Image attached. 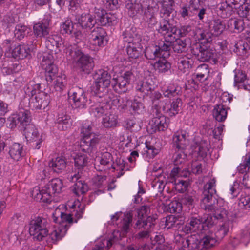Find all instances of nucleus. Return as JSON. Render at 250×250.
Listing matches in <instances>:
<instances>
[{
    "label": "nucleus",
    "mask_w": 250,
    "mask_h": 250,
    "mask_svg": "<svg viewBox=\"0 0 250 250\" xmlns=\"http://www.w3.org/2000/svg\"><path fill=\"white\" fill-rule=\"evenodd\" d=\"M71 208L75 209L71 213L62 212L60 209H56L53 214L54 222L61 224V227L53 231L49 235L53 243L61 240L65 235L68 229L67 224L70 226L73 222L77 223L82 218L85 209V205H82L79 201H77L74 202Z\"/></svg>",
    "instance_id": "nucleus-1"
},
{
    "label": "nucleus",
    "mask_w": 250,
    "mask_h": 250,
    "mask_svg": "<svg viewBox=\"0 0 250 250\" xmlns=\"http://www.w3.org/2000/svg\"><path fill=\"white\" fill-rule=\"evenodd\" d=\"M215 183V179L212 178L204 185L200 203L201 208L208 212H213V216L215 219L227 218L229 220V211L223 207H218V200L214 195L216 193Z\"/></svg>",
    "instance_id": "nucleus-2"
},
{
    "label": "nucleus",
    "mask_w": 250,
    "mask_h": 250,
    "mask_svg": "<svg viewBox=\"0 0 250 250\" xmlns=\"http://www.w3.org/2000/svg\"><path fill=\"white\" fill-rule=\"evenodd\" d=\"M199 42L191 46V53L200 62L211 61L215 64L217 61L215 58V50L210 48L212 35L208 31H204L200 35Z\"/></svg>",
    "instance_id": "nucleus-3"
},
{
    "label": "nucleus",
    "mask_w": 250,
    "mask_h": 250,
    "mask_svg": "<svg viewBox=\"0 0 250 250\" xmlns=\"http://www.w3.org/2000/svg\"><path fill=\"white\" fill-rule=\"evenodd\" d=\"M65 52L68 59L72 62L80 72L88 74L94 68L93 58L88 54H84L76 45H68Z\"/></svg>",
    "instance_id": "nucleus-4"
},
{
    "label": "nucleus",
    "mask_w": 250,
    "mask_h": 250,
    "mask_svg": "<svg viewBox=\"0 0 250 250\" xmlns=\"http://www.w3.org/2000/svg\"><path fill=\"white\" fill-rule=\"evenodd\" d=\"M43 84H29L25 90L26 95L30 97L29 106L35 109H45L50 102V96L44 91Z\"/></svg>",
    "instance_id": "nucleus-5"
},
{
    "label": "nucleus",
    "mask_w": 250,
    "mask_h": 250,
    "mask_svg": "<svg viewBox=\"0 0 250 250\" xmlns=\"http://www.w3.org/2000/svg\"><path fill=\"white\" fill-rule=\"evenodd\" d=\"M63 187L62 181L59 178L51 180L42 190L34 188L32 196L37 201L49 204L53 200V197L61 193Z\"/></svg>",
    "instance_id": "nucleus-6"
},
{
    "label": "nucleus",
    "mask_w": 250,
    "mask_h": 250,
    "mask_svg": "<svg viewBox=\"0 0 250 250\" xmlns=\"http://www.w3.org/2000/svg\"><path fill=\"white\" fill-rule=\"evenodd\" d=\"M92 124L85 123L81 127L82 138L80 142L81 150L90 154L97 152L100 138L99 135L94 132Z\"/></svg>",
    "instance_id": "nucleus-7"
},
{
    "label": "nucleus",
    "mask_w": 250,
    "mask_h": 250,
    "mask_svg": "<svg viewBox=\"0 0 250 250\" xmlns=\"http://www.w3.org/2000/svg\"><path fill=\"white\" fill-rule=\"evenodd\" d=\"M94 84L93 89L96 94V97L99 98H109L108 94V87L111 83V75L107 71L99 69L96 71L93 76Z\"/></svg>",
    "instance_id": "nucleus-8"
},
{
    "label": "nucleus",
    "mask_w": 250,
    "mask_h": 250,
    "mask_svg": "<svg viewBox=\"0 0 250 250\" xmlns=\"http://www.w3.org/2000/svg\"><path fill=\"white\" fill-rule=\"evenodd\" d=\"M29 232L35 240L41 241L48 233L49 223L46 218L35 216L29 223Z\"/></svg>",
    "instance_id": "nucleus-9"
},
{
    "label": "nucleus",
    "mask_w": 250,
    "mask_h": 250,
    "mask_svg": "<svg viewBox=\"0 0 250 250\" xmlns=\"http://www.w3.org/2000/svg\"><path fill=\"white\" fill-rule=\"evenodd\" d=\"M70 100H72L75 108H85L88 103L87 94L81 88L73 87L68 91Z\"/></svg>",
    "instance_id": "nucleus-10"
},
{
    "label": "nucleus",
    "mask_w": 250,
    "mask_h": 250,
    "mask_svg": "<svg viewBox=\"0 0 250 250\" xmlns=\"http://www.w3.org/2000/svg\"><path fill=\"white\" fill-rule=\"evenodd\" d=\"M24 135L27 141L32 143V146L39 149L44 140L42 134L40 135L34 125H28L24 128Z\"/></svg>",
    "instance_id": "nucleus-11"
},
{
    "label": "nucleus",
    "mask_w": 250,
    "mask_h": 250,
    "mask_svg": "<svg viewBox=\"0 0 250 250\" xmlns=\"http://www.w3.org/2000/svg\"><path fill=\"white\" fill-rule=\"evenodd\" d=\"M133 76L132 72L127 71L117 78H113L111 81V85L114 90L118 93L125 92Z\"/></svg>",
    "instance_id": "nucleus-12"
},
{
    "label": "nucleus",
    "mask_w": 250,
    "mask_h": 250,
    "mask_svg": "<svg viewBox=\"0 0 250 250\" xmlns=\"http://www.w3.org/2000/svg\"><path fill=\"white\" fill-rule=\"evenodd\" d=\"M51 14L46 13L41 21L34 23L33 33L36 38L45 37L49 34V26L51 22Z\"/></svg>",
    "instance_id": "nucleus-13"
},
{
    "label": "nucleus",
    "mask_w": 250,
    "mask_h": 250,
    "mask_svg": "<svg viewBox=\"0 0 250 250\" xmlns=\"http://www.w3.org/2000/svg\"><path fill=\"white\" fill-rule=\"evenodd\" d=\"M154 110H156V116L149 122L151 133L164 131L168 127V119L161 114L157 106H155Z\"/></svg>",
    "instance_id": "nucleus-14"
},
{
    "label": "nucleus",
    "mask_w": 250,
    "mask_h": 250,
    "mask_svg": "<svg viewBox=\"0 0 250 250\" xmlns=\"http://www.w3.org/2000/svg\"><path fill=\"white\" fill-rule=\"evenodd\" d=\"M94 18L96 24L101 26H114L117 24L119 19L116 15L111 13H106L104 9H98L95 12Z\"/></svg>",
    "instance_id": "nucleus-15"
},
{
    "label": "nucleus",
    "mask_w": 250,
    "mask_h": 250,
    "mask_svg": "<svg viewBox=\"0 0 250 250\" xmlns=\"http://www.w3.org/2000/svg\"><path fill=\"white\" fill-rule=\"evenodd\" d=\"M177 27L170 22L169 19H161L158 24L157 31L164 37L171 40L176 39V33Z\"/></svg>",
    "instance_id": "nucleus-16"
},
{
    "label": "nucleus",
    "mask_w": 250,
    "mask_h": 250,
    "mask_svg": "<svg viewBox=\"0 0 250 250\" xmlns=\"http://www.w3.org/2000/svg\"><path fill=\"white\" fill-rule=\"evenodd\" d=\"M42 65L45 66L47 81H52L58 72V67L53 63V57L49 54H45L42 58Z\"/></svg>",
    "instance_id": "nucleus-17"
},
{
    "label": "nucleus",
    "mask_w": 250,
    "mask_h": 250,
    "mask_svg": "<svg viewBox=\"0 0 250 250\" xmlns=\"http://www.w3.org/2000/svg\"><path fill=\"white\" fill-rule=\"evenodd\" d=\"M90 43L94 46L103 47L106 43L107 33L102 27H97L91 31L89 35Z\"/></svg>",
    "instance_id": "nucleus-18"
},
{
    "label": "nucleus",
    "mask_w": 250,
    "mask_h": 250,
    "mask_svg": "<svg viewBox=\"0 0 250 250\" xmlns=\"http://www.w3.org/2000/svg\"><path fill=\"white\" fill-rule=\"evenodd\" d=\"M189 133L185 130H179L172 136V144L174 149H186L189 144Z\"/></svg>",
    "instance_id": "nucleus-19"
},
{
    "label": "nucleus",
    "mask_w": 250,
    "mask_h": 250,
    "mask_svg": "<svg viewBox=\"0 0 250 250\" xmlns=\"http://www.w3.org/2000/svg\"><path fill=\"white\" fill-rule=\"evenodd\" d=\"M179 168H173L168 177V182L173 183L174 188L179 193L185 192L188 187V182L180 178Z\"/></svg>",
    "instance_id": "nucleus-20"
},
{
    "label": "nucleus",
    "mask_w": 250,
    "mask_h": 250,
    "mask_svg": "<svg viewBox=\"0 0 250 250\" xmlns=\"http://www.w3.org/2000/svg\"><path fill=\"white\" fill-rule=\"evenodd\" d=\"M198 9V5L194 3V0H190L188 2L180 4L178 14L181 18L187 20L196 15Z\"/></svg>",
    "instance_id": "nucleus-21"
},
{
    "label": "nucleus",
    "mask_w": 250,
    "mask_h": 250,
    "mask_svg": "<svg viewBox=\"0 0 250 250\" xmlns=\"http://www.w3.org/2000/svg\"><path fill=\"white\" fill-rule=\"evenodd\" d=\"M82 172L78 171L77 173L71 175L70 180L75 182L72 189L73 193L77 196L85 193L88 189V187L82 179Z\"/></svg>",
    "instance_id": "nucleus-22"
},
{
    "label": "nucleus",
    "mask_w": 250,
    "mask_h": 250,
    "mask_svg": "<svg viewBox=\"0 0 250 250\" xmlns=\"http://www.w3.org/2000/svg\"><path fill=\"white\" fill-rule=\"evenodd\" d=\"M154 88L155 83L150 76L145 77L143 80L139 81L135 87L137 91L146 95L151 93L154 90Z\"/></svg>",
    "instance_id": "nucleus-23"
},
{
    "label": "nucleus",
    "mask_w": 250,
    "mask_h": 250,
    "mask_svg": "<svg viewBox=\"0 0 250 250\" xmlns=\"http://www.w3.org/2000/svg\"><path fill=\"white\" fill-rule=\"evenodd\" d=\"M234 85L238 89H243L245 90H250V79L247 78L245 72L236 69L234 71Z\"/></svg>",
    "instance_id": "nucleus-24"
},
{
    "label": "nucleus",
    "mask_w": 250,
    "mask_h": 250,
    "mask_svg": "<svg viewBox=\"0 0 250 250\" xmlns=\"http://www.w3.org/2000/svg\"><path fill=\"white\" fill-rule=\"evenodd\" d=\"M174 40L164 37V40H159L155 42L154 45L162 58L169 57L172 43Z\"/></svg>",
    "instance_id": "nucleus-25"
},
{
    "label": "nucleus",
    "mask_w": 250,
    "mask_h": 250,
    "mask_svg": "<svg viewBox=\"0 0 250 250\" xmlns=\"http://www.w3.org/2000/svg\"><path fill=\"white\" fill-rule=\"evenodd\" d=\"M146 153L151 158L155 157L160 151L161 145L160 141L157 138L149 136L146 140Z\"/></svg>",
    "instance_id": "nucleus-26"
},
{
    "label": "nucleus",
    "mask_w": 250,
    "mask_h": 250,
    "mask_svg": "<svg viewBox=\"0 0 250 250\" xmlns=\"http://www.w3.org/2000/svg\"><path fill=\"white\" fill-rule=\"evenodd\" d=\"M104 98L105 101L103 103L99 102L100 103L95 104L90 106L89 113L91 115L100 118L104 115H106L108 114L110 107L109 105L106 104L105 103H108L109 101L107 100L108 98Z\"/></svg>",
    "instance_id": "nucleus-27"
},
{
    "label": "nucleus",
    "mask_w": 250,
    "mask_h": 250,
    "mask_svg": "<svg viewBox=\"0 0 250 250\" xmlns=\"http://www.w3.org/2000/svg\"><path fill=\"white\" fill-rule=\"evenodd\" d=\"M158 6L157 5H148L147 8L145 9L143 15V20L147 23L149 27H152L157 23L156 15L158 12Z\"/></svg>",
    "instance_id": "nucleus-28"
},
{
    "label": "nucleus",
    "mask_w": 250,
    "mask_h": 250,
    "mask_svg": "<svg viewBox=\"0 0 250 250\" xmlns=\"http://www.w3.org/2000/svg\"><path fill=\"white\" fill-rule=\"evenodd\" d=\"M76 20L83 29L91 30L96 24L94 17L89 13H83L76 17Z\"/></svg>",
    "instance_id": "nucleus-29"
},
{
    "label": "nucleus",
    "mask_w": 250,
    "mask_h": 250,
    "mask_svg": "<svg viewBox=\"0 0 250 250\" xmlns=\"http://www.w3.org/2000/svg\"><path fill=\"white\" fill-rule=\"evenodd\" d=\"M113 162V157L109 152L103 153L101 157H97L95 160V168L99 171L104 170V167L111 164Z\"/></svg>",
    "instance_id": "nucleus-30"
},
{
    "label": "nucleus",
    "mask_w": 250,
    "mask_h": 250,
    "mask_svg": "<svg viewBox=\"0 0 250 250\" xmlns=\"http://www.w3.org/2000/svg\"><path fill=\"white\" fill-rule=\"evenodd\" d=\"M9 154L12 159L20 161L25 156V151L23 145L18 143H14L9 146Z\"/></svg>",
    "instance_id": "nucleus-31"
},
{
    "label": "nucleus",
    "mask_w": 250,
    "mask_h": 250,
    "mask_svg": "<svg viewBox=\"0 0 250 250\" xmlns=\"http://www.w3.org/2000/svg\"><path fill=\"white\" fill-rule=\"evenodd\" d=\"M226 0L217 4L216 12L217 15L222 18H227L230 16L234 12L233 7Z\"/></svg>",
    "instance_id": "nucleus-32"
},
{
    "label": "nucleus",
    "mask_w": 250,
    "mask_h": 250,
    "mask_svg": "<svg viewBox=\"0 0 250 250\" xmlns=\"http://www.w3.org/2000/svg\"><path fill=\"white\" fill-rule=\"evenodd\" d=\"M202 224V218L192 217L188 219V223L183 228V231L187 233H189L199 230H203Z\"/></svg>",
    "instance_id": "nucleus-33"
},
{
    "label": "nucleus",
    "mask_w": 250,
    "mask_h": 250,
    "mask_svg": "<svg viewBox=\"0 0 250 250\" xmlns=\"http://www.w3.org/2000/svg\"><path fill=\"white\" fill-rule=\"evenodd\" d=\"M183 247L187 250H202L201 239H198V236L191 235L182 242Z\"/></svg>",
    "instance_id": "nucleus-34"
},
{
    "label": "nucleus",
    "mask_w": 250,
    "mask_h": 250,
    "mask_svg": "<svg viewBox=\"0 0 250 250\" xmlns=\"http://www.w3.org/2000/svg\"><path fill=\"white\" fill-rule=\"evenodd\" d=\"M194 64V60L190 54H187L180 58L178 62V68L182 73L189 72Z\"/></svg>",
    "instance_id": "nucleus-35"
},
{
    "label": "nucleus",
    "mask_w": 250,
    "mask_h": 250,
    "mask_svg": "<svg viewBox=\"0 0 250 250\" xmlns=\"http://www.w3.org/2000/svg\"><path fill=\"white\" fill-rule=\"evenodd\" d=\"M230 108L227 104L221 103L214 106L213 110V116L215 120L218 122H224L227 116V110Z\"/></svg>",
    "instance_id": "nucleus-36"
},
{
    "label": "nucleus",
    "mask_w": 250,
    "mask_h": 250,
    "mask_svg": "<svg viewBox=\"0 0 250 250\" xmlns=\"http://www.w3.org/2000/svg\"><path fill=\"white\" fill-rule=\"evenodd\" d=\"M209 148L210 145L207 141L201 140L194 144L193 152L194 155L203 158L207 156Z\"/></svg>",
    "instance_id": "nucleus-37"
},
{
    "label": "nucleus",
    "mask_w": 250,
    "mask_h": 250,
    "mask_svg": "<svg viewBox=\"0 0 250 250\" xmlns=\"http://www.w3.org/2000/svg\"><path fill=\"white\" fill-rule=\"evenodd\" d=\"M182 104L181 99L177 97L173 100L169 107H164L163 110L168 116H175L181 110Z\"/></svg>",
    "instance_id": "nucleus-38"
},
{
    "label": "nucleus",
    "mask_w": 250,
    "mask_h": 250,
    "mask_svg": "<svg viewBox=\"0 0 250 250\" xmlns=\"http://www.w3.org/2000/svg\"><path fill=\"white\" fill-rule=\"evenodd\" d=\"M72 121L70 116L66 114H59L56 123L58 128L60 130H66L72 125Z\"/></svg>",
    "instance_id": "nucleus-39"
},
{
    "label": "nucleus",
    "mask_w": 250,
    "mask_h": 250,
    "mask_svg": "<svg viewBox=\"0 0 250 250\" xmlns=\"http://www.w3.org/2000/svg\"><path fill=\"white\" fill-rule=\"evenodd\" d=\"M163 95L169 99L176 98L182 94V88L177 84H170L162 90Z\"/></svg>",
    "instance_id": "nucleus-40"
},
{
    "label": "nucleus",
    "mask_w": 250,
    "mask_h": 250,
    "mask_svg": "<svg viewBox=\"0 0 250 250\" xmlns=\"http://www.w3.org/2000/svg\"><path fill=\"white\" fill-rule=\"evenodd\" d=\"M67 87V77L64 74H60L56 77L54 82V88L57 92L61 93L66 92Z\"/></svg>",
    "instance_id": "nucleus-41"
},
{
    "label": "nucleus",
    "mask_w": 250,
    "mask_h": 250,
    "mask_svg": "<svg viewBox=\"0 0 250 250\" xmlns=\"http://www.w3.org/2000/svg\"><path fill=\"white\" fill-rule=\"evenodd\" d=\"M226 28V24L223 20L216 19L213 20L209 25V28L211 32H208L211 34L212 36L214 35L217 36L220 35Z\"/></svg>",
    "instance_id": "nucleus-42"
},
{
    "label": "nucleus",
    "mask_w": 250,
    "mask_h": 250,
    "mask_svg": "<svg viewBox=\"0 0 250 250\" xmlns=\"http://www.w3.org/2000/svg\"><path fill=\"white\" fill-rule=\"evenodd\" d=\"M127 54L129 58L136 59L140 57L142 53V47L136 42L128 44L126 48Z\"/></svg>",
    "instance_id": "nucleus-43"
},
{
    "label": "nucleus",
    "mask_w": 250,
    "mask_h": 250,
    "mask_svg": "<svg viewBox=\"0 0 250 250\" xmlns=\"http://www.w3.org/2000/svg\"><path fill=\"white\" fill-rule=\"evenodd\" d=\"M48 165L54 172L60 173L65 168L66 162L63 158L58 157L50 162Z\"/></svg>",
    "instance_id": "nucleus-44"
},
{
    "label": "nucleus",
    "mask_w": 250,
    "mask_h": 250,
    "mask_svg": "<svg viewBox=\"0 0 250 250\" xmlns=\"http://www.w3.org/2000/svg\"><path fill=\"white\" fill-rule=\"evenodd\" d=\"M29 54V47L24 44L18 45L13 49L12 52L13 57L19 59H23L27 57Z\"/></svg>",
    "instance_id": "nucleus-45"
},
{
    "label": "nucleus",
    "mask_w": 250,
    "mask_h": 250,
    "mask_svg": "<svg viewBox=\"0 0 250 250\" xmlns=\"http://www.w3.org/2000/svg\"><path fill=\"white\" fill-rule=\"evenodd\" d=\"M186 149H175V153L173 156L174 164L175 166H177L176 168L179 167V171L181 170V168L182 167H180L183 164H184L186 160L187 154L185 153Z\"/></svg>",
    "instance_id": "nucleus-46"
},
{
    "label": "nucleus",
    "mask_w": 250,
    "mask_h": 250,
    "mask_svg": "<svg viewBox=\"0 0 250 250\" xmlns=\"http://www.w3.org/2000/svg\"><path fill=\"white\" fill-rule=\"evenodd\" d=\"M122 36L123 41L128 44L136 42L137 35L135 32V28L128 27L123 32Z\"/></svg>",
    "instance_id": "nucleus-47"
},
{
    "label": "nucleus",
    "mask_w": 250,
    "mask_h": 250,
    "mask_svg": "<svg viewBox=\"0 0 250 250\" xmlns=\"http://www.w3.org/2000/svg\"><path fill=\"white\" fill-rule=\"evenodd\" d=\"M167 58H162L156 61L153 64L155 71L159 73H166L171 68V63L166 59Z\"/></svg>",
    "instance_id": "nucleus-48"
},
{
    "label": "nucleus",
    "mask_w": 250,
    "mask_h": 250,
    "mask_svg": "<svg viewBox=\"0 0 250 250\" xmlns=\"http://www.w3.org/2000/svg\"><path fill=\"white\" fill-rule=\"evenodd\" d=\"M125 6L128 10V14L132 17L143 10L142 5L138 0H129V2L126 4Z\"/></svg>",
    "instance_id": "nucleus-49"
},
{
    "label": "nucleus",
    "mask_w": 250,
    "mask_h": 250,
    "mask_svg": "<svg viewBox=\"0 0 250 250\" xmlns=\"http://www.w3.org/2000/svg\"><path fill=\"white\" fill-rule=\"evenodd\" d=\"M128 104L134 114H142L145 112L146 109L144 104L141 100L134 99L133 100L126 101Z\"/></svg>",
    "instance_id": "nucleus-50"
},
{
    "label": "nucleus",
    "mask_w": 250,
    "mask_h": 250,
    "mask_svg": "<svg viewBox=\"0 0 250 250\" xmlns=\"http://www.w3.org/2000/svg\"><path fill=\"white\" fill-rule=\"evenodd\" d=\"M18 117L20 116L21 118H19L20 122V126H21V128H24L28 125H31L30 122L31 121V113L29 110L23 109L19 112L17 114Z\"/></svg>",
    "instance_id": "nucleus-51"
},
{
    "label": "nucleus",
    "mask_w": 250,
    "mask_h": 250,
    "mask_svg": "<svg viewBox=\"0 0 250 250\" xmlns=\"http://www.w3.org/2000/svg\"><path fill=\"white\" fill-rule=\"evenodd\" d=\"M88 158L86 154L78 153L74 157V165L78 169V171L82 172V170L85 167L88 163Z\"/></svg>",
    "instance_id": "nucleus-52"
},
{
    "label": "nucleus",
    "mask_w": 250,
    "mask_h": 250,
    "mask_svg": "<svg viewBox=\"0 0 250 250\" xmlns=\"http://www.w3.org/2000/svg\"><path fill=\"white\" fill-rule=\"evenodd\" d=\"M157 219L156 216L152 215L148 216L146 219H144L142 222L136 221L134 225V228H142L145 226L152 229V228L156 224Z\"/></svg>",
    "instance_id": "nucleus-53"
},
{
    "label": "nucleus",
    "mask_w": 250,
    "mask_h": 250,
    "mask_svg": "<svg viewBox=\"0 0 250 250\" xmlns=\"http://www.w3.org/2000/svg\"><path fill=\"white\" fill-rule=\"evenodd\" d=\"M174 51L177 53H182L188 50V46L186 40L176 39L172 43L171 46Z\"/></svg>",
    "instance_id": "nucleus-54"
},
{
    "label": "nucleus",
    "mask_w": 250,
    "mask_h": 250,
    "mask_svg": "<svg viewBox=\"0 0 250 250\" xmlns=\"http://www.w3.org/2000/svg\"><path fill=\"white\" fill-rule=\"evenodd\" d=\"M249 49V45L247 42L240 40L235 43L233 50L238 55L244 56L247 54Z\"/></svg>",
    "instance_id": "nucleus-55"
},
{
    "label": "nucleus",
    "mask_w": 250,
    "mask_h": 250,
    "mask_svg": "<svg viewBox=\"0 0 250 250\" xmlns=\"http://www.w3.org/2000/svg\"><path fill=\"white\" fill-rule=\"evenodd\" d=\"M216 242L212 233L210 234H205L203 237L201 239V249H209L214 246Z\"/></svg>",
    "instance_id": "nucleus-56"
},
{
    "label": "nucleus",
    "mask_w": 250,
    "mask_h": 250,
    "mask_svg": "<svg viewBox=\"0 0 250 250\" xmlns=\"http://www.w3.org/2000/svg\"><path fill=\"white\" fill-rule=\"evenodd\" d=\"M22 216L20 214H15L12 217L10 222L9 224L12 231H15L17 230L20 227L23 225V221Z\"/></svg>",
    "instance_id": "nucleus-57"
},
{
    "label": "nucleus",
    "mask_w": 250,
    "mask_h": 250,
    "mask_svg": "<svg viewBox=\"0 0 250 250\" xmlns=\"http://www.w3.org/2000/svg\"><path fill=\"white\" fill-rule=\"evenodd\" d=\"M103 118L102 124L106 128L113 127L116 126L117 121V116L115 114H111L108 112V114Z\"/></svg>",
    "instance_id": "nucleus-58"
},
{
    "label": "nucleus",
    "mask_w": 250,
    "mask_h": 250,
    "mask_svg": "<svg viewBox=\"0 0 250 250\" xmlns=\"http://www.w3.org/2000/svg\"><path fill=\"white\" fill-rule=\"evenodd\" d=\"M246 210L244 208H241L235 205L233 209L231 208L229 211V221H230V220L233 221L234 219L243 217L246 213Z\"/></svg>",
    "instance_id": "nucleus-59"
},
{
    "label": "nucleus",
    "mask_w": 250,
    "mask_h": 250,
    "mask_svg": "<svg viewBox=\"0 0 250 250\" xmlns=\"http://www.w3.org/2000/svg\"><path fill=\"white\" fill-rule=\"evenodd\" d=\"M167 0H164L162 8L160 11V16L162 19H169L174 11L171 5H167Z\"/></svg>",
    "instance_id": "nucleus-60"
},
{
    "label": "nucleus",
    "mask_w": 250,
    "mask_h": 250,
    "mask_svg": "<svg viewBox=\"0 0 250 250\" xmlns=\"http://www.w3.org/2000/svg\"><path fill=\"white\" fill-rule=\"evenodd\" d=\"M163 178H165L164 175L161 174H159L156 176V178L152 183V187L157 189L159 192L163 191L167 183L166 181L163 180Z\"/></svg>",
    "instance_id": "nucleus-61"
},
{
    "label": "nucleus",
    "mask_w": 250,
    "mask_h": 250,
    "mask_svg": "<svg viewBox=\"0 0 250 250\" xmlns=\"http://www.w3.org/2000/svg\"><path fill=\"white\" fill-rule=\"evenodd\" d=\"M145 56L147 60H153L157 58H162L155 45L146 47L145 51Z\"/></svg>",
    "instance_id": "nucleus-62"
},
{
    "label": "nucleus",
    "mask_w": 250,
    "mask_h": 250,
    "mask_svg": "<svg viewBox=\"0 0 250 250\" xmlns=\"http://www.w3.org/2000/svg\"><path fill=\"white\" fill-rule=\"evenodd\" d=\"M238 12L241 17L250 19V0H244V4L241 5Z\"/></svg>",
    "instance_id": "nucleus-63"
},
{
    "label": "nucleus",
    "mask_w": 250,
    "mask_h": 250,
    "mask_svg": "<svg viewBox=\"0 0 250 250\" xmlns=\"http://www.w3.org/2000/svg\"><path fill=\"white\" fill-rule=\"evenodd\" d=\"M231 224L230 221H228L220 225L219 229L215 233V236L219 239L223 238L228 233Z\"/></svg>",
    "instance_id": "nucleus-64"
}]
</instances>
